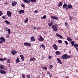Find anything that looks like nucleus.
Segmentation results:
<instances>
[{"label":"nucleus","mask_w":78,"mask_h":78,"mask_svg":"<svg viewBox=\"0 0 78 78\" xmlns=\"http://www.w3.org/2000/svg\"><path fill=\"white\" fill-rule=\"evenodd\" d=\"M43 69L44 70H47V67H43Z\"/></svg>","instance_id":"40"},{"label":"nucleus","mask_w":78,"mask_h":78,"mask_svg":"<svg viewBox=\"0 0 78 78\" xmlns=\"http://www.w3.org/2000/svg\"><path fill=\"white\" fill-rule=\"evenodd\" d=\"M0 68L1 69H4V66L3 65H2L1 66H0Z\"/></svg>","instance_id":"33"},{"label":"nucleus","mask_w":78,"mask_h":78,"mask_svg":"<svg viewBox=\"0 0 78 78\" xmlns=\"http://www.w3.org/2000/svg\"><path fill=\"white\" fill-rule=\"evenodd\" d=\"M10 59H7V62H8V63H10Z\"/></svg>","instance_id":"35"},{"label":"nucleus","mask_w":78,"mask_h":78,"mask_svg":"<svg viewBox=\"0 0 78 78\" xmlns=\"http://www.w3.org/2000/svg\"><path fill=\"white\" fill-rule=\"evenodd\" d=\"M51 19H54V20H58V17H56L55 16H51Z\"/></svg>","instance_id":"6"},{"label":"nucleus","mask_w":78,"mask_h":78,"mask_svg":"<svg viewBox=\"0 0 78 78\" xmlns=\"http://www.w3.org/2000/svg\"><path fill=\"white\" fill-rule=\"evenodd\" d=\"M24 45L25 46H26V47H30V46H31V43L27 42L24 43Z\"/></svg>","instance_id":"4"},{"label":"nucleus","mask_w":78,"mask_h":78,"mask_svg":"<svg viewBox=\"0 0 78 78\" xmlns=\"http://www.w3.org/2000/svg\"><path fill=\"white\" fill-rule=\"evenodd\" d=\"M11 54L12 55H15V54H16L17 53V51H16V50H12L11 51Z\"/></svg>","instance_id":"11"},{"label":"nucleus","mask_w":78,"mask_h":78,"mask_svg":"<svg viewBox=\"0 0 78 78\" xmlns=\"http://www.w3.org/2000/svg\"><path fill=\"white\" fill-rule=\"evenodd\" d=\"M62 5V2H60L58 3V5L59 6H61Z\"/></svg>","instance_id":"31"},{"label":"nucleus","mask_w":78,"mask_h":78,"mask_svg":"<svg viewBox=\"0 0 78 78\" xmlns=\"http://www.w3.org/2000/svg\"><path fill=\"white\" fill-rule=\"evenodd\" d=\"M67 40L69 41V42H71L72 41V38H71L70 37H67Z\"/></svg>","instance_id":"20"},{"label":"nucleus","mask_w":78,"mask_h":78,"mask_svg":"<svg viewBox=\"0 0 78 78\" xmlns=\"http://www.w3.org/2000/svg\"><path fill=\"white\" fill-rule=\"evenodd\" d=\"M23 1L25 2V3H30V0H23Z\"/></svg>","instance_id":"17"},{"label":"nucleus","mask_w":78,"mask_h":78,"mask_svg":"<svg viewBox=\"0 0 78 78\" xmlns=\"http://www.w3.org/2000/svg\"><path fill=\"white\" fill-rule=\"evenodd\" d=\"M5 23H7V25H9V24H10V23H9L7 20L5 21Z\"/></svg>","instance_id":"34"},{"label":"nucleus","mask_w":78,"mask_h":78,"mask_svg":"<svg viewBox=\"0 0 78 78\" xmlns=\"http://www.w3.org/2000/svg\"><path fill=\"white\" fill-rule=\"evenodd\" d=\"M3 42L2 41L0 40V44H3Z\"/></svg>","instance_id":"49"},{"label":"nucleus","mask_w":78,"mask_h":78,"mask_svg":"<svg viewBox=\"0 0 78 78\" xmlns=\"http://www.w3.org/2000/svg\"><path fill=\"white\" fill-rule=\"evenodd\" d=\"M49 76H50V78H51V74H50Z\"/></svg>","instance_id":"55"},{"label":"nucleus","mask_w":78,"mask_h":78,"mask_svg":"<svg viewBox=\"0 0 78 78\" xmlns=\"http://www.w3.org/2000/svg\"><path fill=\"white\" fill-rule=\"evenodd\" d=\"M21 78H25V77H22Z\"/></svg>","instance_id":"62"},{"label":"nucleus","mask_w":78,"mask_h":78,"mask_svg":"<svg viewBox=\"0 0 78 78\" xmlns=\"http://www.w3.org/2000/svg\"><path fill=\"white\" fill-rule=\"evenodd\" d=\"M68 25V23H67V22H66L65 24V26H67V25Z\"/></svg>","instance_id":"42"},{"label":"nucleus","mask_w":78,"mask_h":78,"mask_svg":"<svg viewBox=\"0 0 78 78\" xmlns=\"http://www.w3.org/2000/svg\"><path fill=\"white\" fill-rule=\"evenodd\" d=\"M76 50L77 51V52H78V48H76Z\"/></svg>","instance_id":"54"},{"label":"nucleus","mask_w":78,"mask_h":78,"mask_svg":"<svg viewBox=\"0 0 78 78\" xmlns=\"http://www.w3.org/2000/svg\"><path fill=\"white\" fill-rule=\"evenodd\" d=\"M48 22H50V20H49Z\"/></svg>","instance_id":"61"},{"label":"nucleus","mask_w":78,"mask_h":78,"mask_svg":"<svg viewBox=\"0 0 78 78\" xmlns=\"http://www.w3.org/2000/svg\"><path fill=\"white\" fill-rule=\"evenodd\" d=\"M52 68H53V66L52 65H50V68L52 69Z\"/></svg>","instance_id":"48"},{"label":"nucleus","mask_w":78,"mask_h":78,"mask_svg":"<svg viewBox=\"0 0 78 78\" xmlns=\"http://www.w3.org/2000/svg\"><path fill=\"white\" fill-rule=\"evenodd\" d=\"M72 8V5L70 4H68L67 7H65L66 11H68V9H69L70 8Z\"/></svg>","instance_id":"3"},{"label":"nucleus","mask_w":78,"mask_h":78,"mask_svg":"<svg viewBox=\"0 0 78 78\" xmlns=\"http://www.w3.org/2000/svg\"><path fill=\"white\" fill-rule=\"evenodd\" d=\"M51 27L53 31H58V29L57 28L56 26L55 25H53Z\"/></svg>","instance_id":"2"},{"label":"nucleus","mask_w":78,"mask_h":78,"mask_svg":"<svg viewBox=\"0 0 78 78\" xmlns=\"http://www.w3.org/2000/svg\"><path fill=\"white\" fill-rule=\"evenodd\" d=\"M57 60L58 62V63H60V64H62V63L61 62V60L60 59V58H57Z\"/></svg>","instance_id":"10"},{"label":"nucleus","mask_w":78,"mask_h":78,"mask_svg":"<svg viewBox=\"0 0 78 78\" xmlns=\"http://www.w3.org/2000/svg\"><path fill=\"white\" fill-rule=\"evenodd\" d=\"M0 39L2 41V42H4L5 41V39L3 37H1L0 38Z\"/></svg>","instance_id":"13"},{"label":"nucleus","mask_w":78,"mask_h":78,"mask_svg":"<svg viewBox=\"0 0 78 78\" xmlns=\"http://www.w3.org/2000/svg\"><path fill=\"white\" fill-rule=\"evenodd\" d=\"M21 6L22 7V8H24V7H25L24 4L23 3H22L21 5Z\"/></svg>","instance_id":"39"},{"label":"nucleus","mask_w":78,"mask_h":78,"mask_svg":"<svg viewBox=\"0 0 78 78\" xmlns=\"http://www.w3.org/2000/svg\"><path fill=\"white\" fill-rule=\"evenodd\" d=\"M52 57L51 56H49L48 57L49 59H51V58H52Z\"/></svg>","instance_id":"50"},{"label":"nucleus","mask_w":78,"mask_h":78,"mask_svg":"<svg viewBox=\"0 0 78 78\" xmlns=\"http://www.w3.org/2000/svg\"><path fill=\"white\" fill-rule=\"evenodd\" d=\"M41 29V27H37L36 29V30H40Z\"/></svg>","instance_id":"43"},{"label":"nucleus","mask_w":78,"mask_h":78,"mask_svg":"<svg viewBox=\"0 0 78 78\" xmlns=\"http://www.w3.org/2000/svg\"><path fill=\"white\" fill-rule=\"evenodd\" d=\"M3 19H5L6 20L7 19V15H4L2 16Z\"/></svg>","instance_id":"19"},{"label":"nucleus","mask_w":78,"mask_h":78,"mask_svg":"<svg viewBox=\"0 0 78 78\" xmlns=\"http://www.w3.org/2000/svg\"><path fill=\"white\" fill-rule=\"evenodd\" d=\"M53 47L55 50H58V46L55 44H53Z\"/></svg>","instance_id":"9"},{"label":"nucleus","mask_w":78,"mask_h":78,"mask_svg":"<svg viewBox=\"0 0 78 78\" xmlns=\"http://www.w3.org/2000/svg\"><path fill=\"white\" fill-rule=\"evenodd\" d=\"M21 12H23V13H24L25 12V11L24 10H20Z\"/></svg>","instance_id":"46"},{"label":"nucleus","mask_w":78,"mask_h":78,"mask_svg":"<svg viewBox=\"0 0 78 78\" xmlns=\"http://www.w3.org/2000/svg\"><path fill=\"white\" fill-rule=\"evenodd\" d=\"M39 37L40 38L38 39V41H44V39L42 37L41 35H40Z\"/></svg>","instance_id":"7"},{"label":"nucleus","mask_w":78,"mask_h":78,"mask_svg":"<svg viewBox=\"0 0 78 78\" xmlns=\"http://www.w3.org/2000/svg\"><path fill=\"white\" fill-rule=\"evenodd\" d=\"M27 78H30V75H27Z\"/></svg>","instance_id":"47"},{"label":"nucleus","mask_w":78,"mask_h":78,"mask_svg":"<svg viewBox=\"0 0 78 78\" xmlns=\"http://www.w3.org/2000/svg\"><path fill=\"white\" fill-rule=\"evenodd\" d=\"M44 34H45V33H44Z\"/></svg>","instance_id":"64"},{"label":"nucleus","mask_w":78,"mask_h":78,"mask_svg":"<svg viewBox=\"0 0 78 78\" xmlns=\"http://www.w3.org/2000/svg\"><path fill=\"white\" fill-rule=\"evenodd\" d=\"M71 44L72 45V46H74V44H75V41H72L71 42Z\"/></svg>","instance_id":"27"},{"label":"nucleus","mask_w":78,"mask_h":78,"mask_svg":"<svg viewBox=\"0 0 78 78\" xmlns=\"http://www.w3.org/2000/svg\"><path fill=\"white\" fill-rule=\"evenodd\" d=\"M34 29H36V27H34Z\"/></svg>","instance_id":"60"},{"label":"nucleus","mask_w":78,"mask_h":78,"mask_svg":"<svg viewBox=\"0 0 78 78\" xmlns=\"http://www.w3.org/2000/svg\"><path fill=\"white\" fill-rule=\"evenodd\" d=\"M3 13L2 12V11H0V16H1L2 15H3Z\"/></svg>","instance_id":"36"},{"label":"nucleus","mask_w":78,"mask_h":78,"mask_svg":"<svg viewBox=\"0 0 78 78\" xmlns=\"http://www.w3.org/2000/svg\"><path fill=\"white\" fill-rule=\"evenodd\" d=\"M34 13H35V14H37V13L38 12V11L37 10H35L34 11Z\"/></svg>","instance_id":"45"},{"label":"nucleus","mask_w":78,"mask_h":78,"mask_svg":"<svg viewBox=\"0 0 78 78\" xmlns=\"http://www.w3.org/2000/svg\"><path fill=\"white\" fill-rule=\"evenodd\" d=\"M74 47H75V48H78V44L76 43L74 45Z\"/></svg>","instance_id":"25"},{"label":"nucleus","mask_w":78,"mask_h":78,"mask_svg":"<svg viewBox=\"0 0 78 78\" xmlns=\"http://www.w3.org/2000/svg\"><path fill=\"white\" fill-rule=\"evenodd\" d=\"M58 41L59 42V43H62V41L60 40H58Z\"/></svg>","instance_id":"37"},{"label":"nucleus","mask_w":78,"mask_h":78,"mask_svg":"<svg viewBox=\"0 0 78 78\" xmlns=\"http://www.w3.org/2000/svg\"><path fill=\"white\" fill-rule=\"evenodd\" d=\"M17 3V2L15 1L14 2L12 3V5L13 6H14L15 5H16Z\"/></svg>","instance_id":"14"},{"label":"nucleus","mask_w":78,"mask_h":78,"mask_svg":"<svg viewBox=\"0 0 78 78\" xmlns=\"http://www.w3.org/2000/svg\"><path fill=\"white\" fill-rule=\"evenodd\" d=\"M30 2L31 3H34L36 2V0H30Z\"/></svg>","instance_id":"32"},{"label":"nucleus","mask_w":78,"mask_h":78,"mask_svg":"<svg viewBox=\"0 0 78 78\" xmlns=\"http://www.w3.org/2000/svg\"><path fill=\"white\" fill-rule=\"evenodd\" d=\"M76 41H78V38L77 39H76Z\"/></svg>","instance_id":"59"},{"label":"nucleus","mask_w":78,"mask_h":78,"mask_svg":"<svg viewBox=\"0 0 78 78\" xmlns=\"http://www.w3.org/2000/svg\"><path fill=\"white\" fill-rule=\"evenodd\" d=\"M70 56H69L67 54H65L63 55L62 57L61 58L63 59H69V58H70Z\"/></svg>","instance_id":"1"},{"label":"nucleus","mask_w":78,"mask_h":78,"mask_svg":"<svg viewBox=\"0 0 78 78\" xmlns=\"http://www.w3.org/2000/svg\"><path fill=\"white\" fill-rule=\"evenodd\" d=\"M16 61V62L17 63H19V62H20V60L19 59V58L18 57H17Z\"/></svg>","instance_id":"21"},{"label":"nucleus","mask_w":78,"mask_h":78,"mask_svg":"<svg viewBox=\"0 0 78 78\" xmlns=\"http://www.w3.org/2000/svg\"><path fill=\"white\" fill-rule=\"evenodd\" d=\"M22 76L23 77H24L25 76L24 75H22Z\"/></svg>","instance_id":"58"},{"label":"nucleus","mask_w":78,"mask_h":78,"mask_svg":"<svg viewBox=\"0 0 78 78\" xmlns=\"http://www.w3.org/2000/svg\"><path fill=\"white\" fill-rule=\"evenodd\" d=\"M0 73L1 74H6V71L3 69H0Z\"/></svg>","instance_id":"5"},{"label":"nucleus","mask_w":78,"mask_h":78,"mask_svg":"<svg viewBox=\"0 0 78 78\" xmlns=\"http://www.w3.org/2000/svg\"><path fill=\"white\" fill-rule=\"evenodd\" d=\"M24 22L25 23H27V22H28V18L27 17L26 19L25 20Z\"/></svg>","instance_id":"29"},{"label":"nucleus","mask_w":78,"mask_h":78,"mask_svg":"<svg viewBox=\"0 0 78 78\" xmlns=\"http://www.w3.org/2000/svg\"><path fill=\"white\" fill-rule=\"evenodd\" d=\"M6 38H9V35H8V34H7V35H6Z\"/></svg>","instance_id":"41"},{"label":"nucleus","mask_w":78,"mask_h":78,"mask_svg":"<svg viewBox=\"0 0 78 78\" xmlns=\"http://www.w3.org/2000/svg\"><path fill=\"white\" fill-rule=\"evenodd\" d=\"M48 25H49L50 27H51V25H53V23H48Z\"/></svg>","instance_id":"23"},{"label":"nucleus","mask_w":78,"mask_h":78,"mask_svg":"<svg viewBox=\"0 0 78 78\" xmlns=\"http://www.w3.org/2000/svg\"><path fill=\"white\" fill-rule=\"evenodd\" d=\"M30 41H32V42H35V41H36V40H35V39H34V36L31 37Z\"/></svg>","instance_id":"12"},{"label":"nucleus","mask_w":78,"mask_h":78,"mask_svg":"<svg viewBox=\"0 0 78 78\" xmlns=\"http://www.w3.org/2000/svg\"><path fill=\"white\" fill-rule=\"evenodd\" d=\"M67 6H68L67 4L66 3H64L63 5V7L65 8H66V7H67Z\"/></svg>","instance_id":"28"},{"label":"nucleus","mask_w":78,"mask_h":78,"mask_svg":"<svg viewBox=\"0 0 78 78\" xmlns=\"http://www.w3.org/2000/svg\"><path fill=\"white\" fill-rule=\"evenodd\" d=\"M56 35L58 37H61L62 39H63V37H62L61 35L58 33L56 34Z\"/></svg>","instance_id":"15"},{"label":"nucleus","mask_w":78,"mask_h":78,"mask_svg":"<svg viewBox=\"0 0 78 78\" xmlns=\"http://www.w3.org/2000/svg\"><path fill=\"white\" fill-rule=\"evenodd\" d=\"M5 29L6 31H7V30L8 29V28H7V27H6L5 28Z\"/></svg>","instance_id":"53"},{"label":"nucleus","mask_w":78,"mask_h":78,"mask_svg":"<svg viewBox=\"0 0 78 78\" xmlns=\"http://www.w3.org/2000/svg\"><path fill=\"white\" fill-rule=\"evenodd\" d=\"M19 13L20 14H22V12L21 11H20V10Z\"/></svg>","instance_id":"52"},{"label":"nucleus","mask_w":78,"mask_h":78,"mask_svg":"<svg viewBox=\"0 0 78 78\" xmlns=\"http://www.w3.org/2000/svg\"><path fill=\"white\" fill-rule=\"evenodd\" d=\"M7 13L8 16L9 17H11V12H10V11L9 10L7 11Z\"/></svg>","instance_id":"8"},{"label":"nucleus","mask_w":78,"mask_h":78,"mask_svg":"<svg viewBox=\"0 0 78 78\" xmlns=\"http://www.w3.org/2000/svg\"><path fill=\"white\" fill-rule=\"evenodd\" d=\"M5 5H7V3H5Z\"/></svg>","instance_id":"63"},{"label":"nucleus","mask_w":78,"mask_h":78,"mask_svg":"<svg viewBox=\"0 0 78 78\" xmlns=\"http://www.w3.org/2000/svg\"><path fill=\"white\" fill-rule=\"evenodd\" d=\"M41 47L43 48H45V45L44 44H42L41 45Z\"/></svg>","instance_id":"38"},{"label":"nucleus","mask_w":78,"mask_h":78,"mask_svg":"<svg viewBox=\"0 0 78 78\" xmlns=\"http://www.w3.org/2000/svg\"><path fill=\"white\" fill-rule=\"evenodd\" d=\"M55 53L56 55H61V53L59 52L58 51H56L55 52Z\"/></svg>","instance_id":"16"},{"label":"nucleus","mask_w":78,"mask_h":78,"mask_svg":"<svg viewBox=\"0 0 78 78\" xmlns=\"http://www.w3.org/2000/svg\"><path fill=\"white\" fill-rule=\"evenodd\" d=\"M47 18V16L45 15H44L43 17H41V19H46Z\"/></svg>","instance_id":"24"},{"label":"nucleus","mask_w":78,"mask_h":78,"mask_svg":"<svg viewBox=\"0 0 78 78\" xmlns=\"http://www.w3.org/2000/svg\"><path fill=\"white\" fill-rule=\"evenodd\" d=\"M6 59H7V58H0V61H4L5 60H6Z\"/></svg>","instance_id":"22"},{"label":"nucleus","mask_w":78,"mask_h":78,"mask_svg":"<svg viewBox=\"0 0 78 78\" xmlns=\"http://www.w3.org/2000/svg\"><path fill=\"white\" fill-rule=\"evenodd\" d=\"M50 72H48V73H47V74H50Z\"/></svg>","instance_id":"56"},{"label":"nucleus","mask_w":78,"mask_h":78,"mask_svg":"<svg viewBox=\"0 0 78 78\" xmlns=\"http://www.w3.org/2000/svg\"><path fill=\"white\" fill-rule=\"evenodd\" d=\"M69 19H70V20H72V18L71 17V16L69 17Z\"/></svg>","instance_id":"51"},{"label":"nucleus","mask_w":78,"mask_h":78,"mask_svg":"<svg viewBox=\"0 0 78 78\" xmlns=\"http://www.w3.org/2000/svg\"><path fill=\"white\" fill-rule=\"evenodd\" d=\"M8 65H9V67H11V66H10V64H9Z\"/></svg>","instance_id":"57"},{"label":"nucleus","mask_w":78,"mask_h":78,"mask_svg":"<svg viewBox=\"0 0 78 78\" xmlns=\"http://www.w3.org/2000/svg\"><path fill=\"white\" fill-rule=\"evenodd\" d=\"M20 57H21L22 61H24V60L25 58H24V57H23V55H20Z\"/></svg>","instance_id":"18"},{"label":"nucleus","mask_w":78,"mask_h":78,"mask_svg":"<svg viewBox=\"0 0 78 78\" xmlns=\"http://www.w3.org/2000/svg\"><path fill=\"white\" fill-rule=\"evenodd\" d=\"M35 59V58H31L30 59V61H34Z\"/></svg>","instance_id":"26"},{"label":"nucleus","mask_w":78,"mask_h":78,"mask_svg":"<svg viewBox=\"0 0 78 78\" xmlns=\"http://www.w3.org/2000/svg\"><path fill=\"white\" fill-rule=\"evenodd\" d=\"M65 43L66 45H68V42L67 41H65Z\"/></svg>","instance_id":"44"},{"label":"nucleus","mask_w":78,"mask_h":78,"mask_svg":"<svg viewBox=\"0 0 78 78\" xmlns=\"http://www.w3.org/2000/svg\"><path fill=\"white\" fill-rule=\"evenodd\" d=\"M8 31V33L9 34V35H10V34H11V31H10V29H8L7 30Z\"/></svg>","instance_id":"30"}]
</instances>
